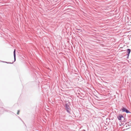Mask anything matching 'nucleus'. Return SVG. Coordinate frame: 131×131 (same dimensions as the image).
Instances as JSON below:
<instances>
[{
  "label": "nucleus",
  "instance_id": "1",
  "mask_svg": "<svg viewBox=\"0 0 131 131\" xmlns=\"http://www.w3.org/2000/svg\"><path fill=\"white\" fill-rule=\"evenodd\" d=\"M118 119L121 122H124V118L122 115L120 114L117 117Z\"/></svg>",
  "mask_w": 131,
  "mask_h": 131
},
{
  "label": "nucleus",
  "instance_id": "5",
  "mask_svg": "<svg viewBox=\"0 0 131 131\" xmlns=\"http://www.w3.org/2000/svg\"><path fill=\"white\" fill-rule=\"evenodd\" d=\"M127 51L128 54H127V55L128 56H129V54L130 52V50L129 49H127Z\"/></svg>",
  "mask_w": 131,
  "mask_h": 131
},
{
  "label": "nucleus",
  "instance_id": "2",
  "mask_svg": "<svg viewBox=\"0 0 131 131\" xmlns=\"http://www.w3.org/2000/svg\"><path fill=\"white\" fill-rule=\"evenodd\" d=\"M122 111L123 112H126L127 113H129V111L128 110L124 108H123L122 109Z\"/></svg>",
  "mask_w": 131,
  "mask_h": 131
},
{
  "label": "nucleus",
  "instance_id": "3",
  "mask_svg": "<svg viewBox=\"0 0 131 131\" xmlns=\"http://www.w3.org/2000/svg\"><path fill=\"white\" fill-rule=\"evenodd\" d=\"M15 49H14V61H15L16 60V54H15Z\"/></svg>",
  "mask_w": 131,
  "mask_h": 131
},
{
  "label": "nucleus",
  "instance_id": "6",
  "mask_svg": "<svg viewBox=\"0 0 131 131\" xmlns=\"http://www.w3.org/2000/svg\"><path fill=\"white\" fill-rule=\"evenodd\" d=\"M19 112H20V111H19V110H18V111H17V115H18V114H19Z\"/></svg>",
  "mask_w": 131,
  "mask_h": 131
},
{
  "label": "nucleus",
  "instance_id": "7",
  "mask_svg": "<svg viewBox=\"0 0 131 131\" xmlns=\"http://www.w3.org/2000/svg\"><path fill=\"white\" fill-rule=\"evenodd\" d=\"M2 62H5V63H7L6 62H3V61H2Z\"/></svg>",
  "mask_w": 131,
  "mask_h": 131
},
{
  "label": "nucleus",
  "instance_id": "4",
  "mask_svg": "<svg viewBox=\"0 0 131 131\" xmlns=\"http://www.w3.org/2000/svg\"><path fill=\"white\" fill-rule=\"evenodd\" d=\"M66 109L67 111L68 112H69V111H68V110L69 109V106H67V105H66Z\"/></svg>",
  "mask_w": 131,
  "mask_h": 131
}]
</instances>
